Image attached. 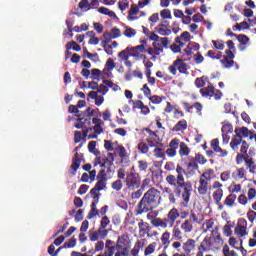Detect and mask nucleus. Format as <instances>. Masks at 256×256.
Wrapping results in <instances>:
<instances>
[{
    "label": "nucleus",
    "instance_id": "nucleus-41",
    "mask_svg": "<svg viewBox=\"0 0 256 256\" xmlns=\"http://www.w3.org/2000/svg\"><path fill=\"white\" fill-rule=\"evenodd\" d=\"M139 227V233L146 234L147 231H149V223L143 221V219H140V222L138 223Z\"/></svg>",
    "mask_w": 256,
    "mask_h": 256
},
{
    "label": "nucleus",
    "instance_id": "nucleus-17",
    "mask_svg": "<svg viewBox=\"0 0 256 256\" xmlns=\"http://www.w3.org/2000/svg\"><path fill=\"white\" fill-rule=\"evenodd\" d=\"M197 247V241L195 239L189 238L186 242L183 243L182 249L186 255H191L192 251H195Z\"/></svg>",
    "mask_w": 256,
    "mask_h": 256
},
{
    "label": "nucleus",
    "instance_id": "nucleus-47",
    "mask_svg": "<svg viewBox=\"0 0 256 256\" xmlns=\"http://www.w3.org/2000/svg\"><path fill=\"white\" fill-rule=\"evenodd\" d=\"M150 103H153V105H159V103H162L163 100H165V96H151L150 98H148Z\"/></svg>",
    "mask_w": 256,
    "mask_h": 256
},
{
    "label": "nucleus",
    "instance_id": "nucleus-12",
    "mask_svg": "<svg viewBox=\"0 0 256 256\" xmlns=\"http://www.w3.org/2000/svg\"><path fill=\"white\" fill-rule=\"evenodd\" d=\"M176 173H177V176L170 174L166 177V183H168V185L185 181L184 175H187V171H185V169H183L181 165L176 166Z\"/></svg>",
    "mask_w": 256,
    "mask_h": 256
},
{
    "label": "nucleus",
    "instance_id": "nucleus-35",
    "mask_svg": "<svg viewBox=\"0 0 256 256\" xmlns=\"http://www.w3.org/2000/svg\"><path fill=\"white\" fill-rule=\"evenodd\" d=\"M181 229L184 233H191V231H193V223H191V220H185L181 224Z\"/></svg>",
    "mask_w": 256,
    "mask_h": 256
},
{
    "label": "nucleus",
    "instance_id": "nucleus-16",
    "mask_svg": "<svg viewBox=\"0 0 256 256\" xmlns=\"http://www.w3.org/2000/svg\"><path fill=\"white\" fill-rule=\"evenodd\" d=\"M118 180L114 181L111 185L114 191H121L123 189V181L125 180V168H120L117 171Z\"/></svg>",
    "mask_w": 256,
    "mask_h": 256
},
{
    "label": "nucleus",
    "instance_id": "nucleus-43",
    "mask_svg": "<svg viewBox=\"0 0 256 256\" xmlns=\"http://www.w3.org/2000/svg\"><path fill=\"white\" fill-rule=\"evenodd\" d=\"M66 49L67 51H71V49H73V51H81V46L79 44H77V42L75 41H71L70 43L66 44Z\"/></svg>",
    "mask_w": 256,
    "mask_h": 256
},
{
    "label": "nucleus",
    "instance_id": "nucleus-51",
    "mask_svg": "<svg viewBox=\"0 0 256 256\" xmlns=\"http://www.w3.org/2000/svg\"><path fill=\"white\" fill-rule=\"evenodd\" d=\"M172 233L176 241H181V239H183V233L181 232V229H179V227H174Z\"/></svg>",
    "mask_w": 256,
    "mask_h": 256
},
{
    "label": "nucleus",
    "instance_id": "nucleus-5",
    "mask_svg": "<svg viewBox=\"0 0 256 256\" xmlns=\"http://www.w3.org/2000/svg\"><path fill=\"white\" fill-rule=\"evenodd\" d=\"M124 183L128 191H135L141 187V175L137 172H129L124 177Z\"/></svg>",
    "mask_w": 256,
    "mask_h": 256
},
{
    "label": "nucleus",
    "instance_id": "nucleus-59",
    "mask_svg": "<svg viewBox=\"0 0 256 256\" xmlns=\"http://www.w3.org/2000/svg\"><path fill=\"white\" fill-rule=\"evenodd\" d=\"M222 253L224 256H237V254L235 253V250H229V246L225 245L223 247Z\"/></svg>",
    "mask_w": 256,
    "mask_h": 256
},
{
    "label": "nucleus",
    "instance_id": "nucleus-2",
    "mask_svg": "<svg viewBox=\"0 0 256 256\" xmlns=\"http://www.w3.org/2000/svg\"><path fill=\"white\" fill-rule=\"evenodd\" d=\"M212 237H205L203 241L198 246V251L196 253V256H204V253H208V251H215L217 249H221L223 246V238H221V235L219 234V228H215L212 230Z\"/></svg>",
    "mask_w": 256,
    "mask_h": 256
},
{
    "label": "nucleus",
    "instance_id": "nucleus-52",
    "mask_svg": "<svg viewBox=\"0 0 256 256\" xmlns=\"http://www.w3.org/2000/svg\"><path fill=\"white\" fill-rule=\"evenodd\" d=\"M192 109L196 110V114L201 116L203 115V104L201 102H195L194 104L191 105Z\"/></svg>",
    "mask_w": 256,
    "mask_h": 256
},
{
    "label": "nucleus",
    "instance_id": "nucleus-42",
    "mask_svg": "<svg viewBox=\"0 0 256 256\" xmlns=\"http://www.w3.org/2000/svg\"><path fill=\"white\" fill-rule=\"evenodd\" d=\"M149 143H145V142H140L138 144V150L140 151V153H142V155H147V153H149Z\"/></svg>",
    "mask_w": 256,
    "mask_h": 256
},
{
    "label": "nucleus",
    "instance_id": "nucleus-30",
    "mask_svg": "<svg viewBox=\"0 0 256 256\" xmlns=\"http://www.w3.org/2000/svg\"><path fill=\"white\" fill-rule=\"evenodd\" d=\"M115 151L118 153V155L121 159V163H123V161H125V159H127V150L125 149V146L118 145L115 148Z\"/></svg>",
    "mask_w": 256,
    "mask_h": 256
},
{
    "label": "nucleus",
    "instance_id": "nucleus-46",
    "mask_svg": "<svg viewBox=\"0 0 256 256\" xmlns=\"http://www.w3.org/2000/svg\"><path fill=\"white\" fill-rule=\"evenodd\" d=\"M213 225H215V222L213 221V218L206 220L203 223V233H207V231H209V229H213Z\"/></svg>",
    "mask_w": 256,
    "mask_h": 256
},
{
    "label": "nucleus",
    "instance_id": "nucleus-44",
    "mask_svg": "<svg viewBox=\"0 0 256 256\" xmlns=\"http://www.w3.org/2000/svg\"><path fill=\"white\" fill-rule=\"evenodd\" d=\"M246 166L248 169H250V173H255L256 165L253 161V158H246L245 160Z\"/></svg>",
    "mask_w": 256,
    "mask_h": 256
},
{
    "label": "nucleus",
    "instance_id": "nucleus-3",
    "mask_svg": "<svg viewBox=\"0 0 256 256\" xmlns=\"http://www.w3.org/2000/svg\"><path fill=\"white\" fill-rule=\"evenodd\" d=\"M170 187H173L175 195L177 197H182V204L185 207H189V201L191 200V193L193 192V184L190 181L185 182L182 180L181 182H175L174 184H170Z\"/></svg>",
    "mask_w": 256,
    "mask_h": 256
},
{
    "label": "nucleus",
    "instance_id": "nucleus-6",
    "mask_svg": "<svg viewBox=\"0 0 256 256\" xmlns=\"http://www.w3.org/2000/svg\"><path fill=\"white\" fill-rule=\"evenodd\" d=\"M213 169L206 170L199 178L198 193L199 195H207L209 191V181H211Z\"/></svg>",
    "mask_w": 256,
    "mask_h": 256
},
{
    "label": "nucleus",
    "instance_id": "nucleus-8",
    "mask_svg": "<svg viewBox=\"0 0 256 256\" xmlns=\"http://www.w3.org/2000/svg\"><path fill=\"white\" fill-rule=\"evenodd\" d=\"M200 94L202 97H214L215 101H221L223 97V92L221 90H215V86L208 83L207 87L200 89Z\"/></svg>",
    "mask_w": 256,
    "mask_h": 256
},
{
    "label": "nucleus",
    "instance_id": "nucleus-27",
    "mask_svg": "<svg viewBox=\"0 0 256 256\" xmlns=\"http://www.w3.org/2000/svg\"><path fill=\"white\" fill-rule=\"evenodd\" d=\"M174 17H176V19H182L183 25H189V23L185 22V19H187L188 21H191V17L185 16V14L183 13V10H180V9L174 10Z\"/></svg>",
    "mask_w": 256,
    "mask_h": 256
},
{
    "label": "nucleus",
    "instance_id": "nucleus-55",
    "mask_svg": "<svg viewBox=\"0 0 256 256\" xmlns=\"http://www.w3.org/2000/svg\"><path fill=\"white\" fill-rule=\"evenodd\" d=\"M77 245V239L73 236L69 241L64 243V248L65 249H71Z\"/></svg>",
    "mask_w": 256,
    "mask_h": 256
},
{
    "label": "nucleus",
    "instance_id": "nucleus-36",
    "mask_svg": "<svg viewBox=\"0 0 256 256\" xmlns=\"http://www.w3.org/2000/svg\"><path fill=\"white\" fill-rule=\"evenodd\" d=\"M205 81H207V76L196 78L194 81L195 87H197V89H203L205 87Z\"/></svg>",
    "mask_w": 256,
    "mask_h": 256
},
{
    "label": "nucleus",
    "instance_id": "nucleus-20",
    "mask_svg": "<svg viewBox=\"0 0 256 256\" xmlns=\"http://www.w3.org/2000/svg\"><path fill=\"white\" fill-rule=\"evenodd\" d=\"M139 6L137 4H132L130 10L128 11V21H137V16L139 14Z\"/></svg>",
    "mask_w": 256,
    "mask_h": 256
},
{
    "label": "nucleus",
    "instance_id": "nucleus-32",
    "mask_svg": "<svg viewBox=\"0 0 256 256\" xmlns=\"http://www.w3.org/2000/svg\"><path fill=\"white\" fill-rule=\"evenodd\" d=\"M187 129V120L183 119L178 121L175 126L173 127L172 131H185Z\"/></svg>",
    "mask_w": 256,
    "mask_h": 256
},
{
    "label": "nucleus",
    "instance_id": "nucleus-11",
    "mask_svg": "<svg viewBox=\"0 0 256 256\" xmlns=\"http://www.w3.org/2000/svg\"><path fill=\"white\" fill-rule=\"evenodd\" d=\"M130 55L135 59V61H147V56L143 53H147V49H145V45L140 44L135 47L129 46Z\"/></svg>",
    "mask_w": 256,
    "mask_h": 256
},
{
    "label": "nucleus",
    "instance_id": "nucleus-60",
    "mask_svg": "<svg viewBox=\"0 0 256 256\" xmlns=\"http://www.w3.org/2000/svg\"><path fill=\"white\" fill-rule=\"evenodd\" d=\"M222 133L231 134L233 133V125L227 123L222 126Z\"/></svg>",
    "mask_w": 256,
    "mask_h": 256
},
{
    "label": "nucleus",
    "instance_id": "nucleus-15",
    "mask_svg": "<svg viewBox=\"0 0 256 256\" xmlns=\"http://www.w3.org/2000/svg\"><path fill=\"white\" fill-rule=\"evenodd\" d=\"M235 235L241 239V237H245L247 235V220L245 218H240L238 220V224L234 230Z\"/></svg>",
    "mask_w": 256,
    "mask_h": 256
},
{
    "label": "nucleus",
    "instance_id": "nucleus-4",
    "mask_svg": "<svg viewBox=\"0 0 256 256\" xmlns=\"http://www.w3.org/2000/svg\"><path fill=\"white\" fill-rule=\"evenodd\" d=\"M179 219V210L177 208H172L167 217L164 219L154 218L151 220V225L153 227H161L162 229H167V227H173L175 225V221Z\"/></svg>",
    "mask_w": 256,
    "mask_h": 256
},
{
    "label": "nucleus",
    "instance_id": "nucleus-23",
    "mask_svg": "<svg viewBox=\"0 0 256 256\" xmlns=\"http://www.w3.org/2000/svg\"><path fill=\"white\" fill-rule=\"evenodd\" d=\"M97 113H99V108L96 109H91V107H88L85 111H84V115H86V119H84V121L87 123V125H91V117H94V115H97Z\"/></svg>",
    "mask_w": 256,
    "mask_h": 256
},
{
    "label": "nucleus",
    "instance_id": "nucleus-63",
    "mask_svg": "<svg viewBox=\"0 0 256 256\" xmlns=\"http://www.w3.org/2000/svg\"><path fill=\"white\" fill-rule=\"evenodd\" d=\"M160 16L162 17V19H172L171 10L169 9L162 10L160 12Z\"/></svg>",
    "mask_w": 256,
    "mask_h": 256
},
{
    "label": "nucleus",
    "instance_id": "nucleus-62",
    "mask_svg": "<svg viewBox=\"0 0 256 256\" xmlns=\"http://www.w3.org/2000/svg\"><path fill=\"white\" fill-rule=\"evenodd\" d=\"M118 7H119L120 11H122V12L125 11V9H127V7H129V1L119 0Z\"/></svg>",
    "mask_w": 256,
    "mask_h": 256
},
{
    "label": "nucleus",
    "instance_id": "nucleus-7",
    "mask_svg": "<svg viewBox=\"0 0 256 256\" xmlns=\"http://www.w3.org/2000/svg\"><path fill=\"white\" fill-rule=\"evenodd\" d=\"M116 249L117 251H120L122 256H129V251H131V240H129V235L123 234L118 237Z\"/></svg>",
    "mask_w": 256,
    "mask_h": 256
},
{
    "label": "nucleus",
    "instance_id": "nucleus-14",
    "mask_svg": "<svg viewBox=\"0 0 256 256\" xmlns=\"http://www.w3.org/2000/svg\"><path fill=\"white\" fill-rule=\"evenodd\" d=\"M152 47L154 48L155 55H161L163 49L169 47V38L163 37L158 40V42H153Z\"/></svg>",
    "mask_w": 256,
    "mask_h": 256
},
{
    "label": "nucleus",
    "instance_id": "nucleus-37",
    "mask_svg": "<svg viewBox=\"0 0 256 256\" xmlns=\"http://www.w3.org/2000/svg\"><path fill=\"white\" fill-rule=\"evenodd\" d=\"M153 153L154 157H156L157 159H165V152L163 151V146L155 147Z\"/></svg>",
    "mask_w": 256,
    "mask_h": 256
},
{
    "label": "nucleus",
    "instance_id": "nucleus-18",
    "mask_svg": "<svg viewBox=\"0 0 256 256\" xmlns=\"http://www.w3.org/2000/svg\"><path fill=\"white\" fill-rule=\"evenodd\" d=\"M169 147L166 150V155L168 157H175L177 155V149H179V139H172L169 143Z\"/></svg>",
    "mask_w": 256,
    "mask_h": 256
},
{
    "label": "nucleus",
    "instance_id": "nucleus-9",
    "mask_svg": "<svg viewBox=\"0 0 256 256\" xmlns=\"http://www.w3.org/2000/svg\"><path fill=\"white\" fill-rule=\"evenodd\" d=\"M144 131L148 134L146 143L149 144V147H164L163 139L157 135L156 131L151 130V128H145Z\"/></svg>",
    "mask_w": 256,
    "mask_h": 256
},
{
    "label": "nucleus",
    "instance_id": "nucleus-22",
    "mask_svg": "<svg viewBox=\"0 0 256 256\" xmlns=\"http://www.w3.org/2000/svg\"><path fill=\"white\" fill-rule=\"evenodd\" d=\"M237 40L239 41V45H238V49H240V51H245V45H247V43H249L250 39L249 37H247V35L245 34H240L236 36Z\"/></svg>",
    "mask_w": 256,
    "mask_h": 256
},
{
    "label": "nucleus",
    "instance_id": "nucleus-38",
    "mask_svg": "<svg viewBox=\"0 0 256 256\" xmlns=\"http://www.w3.org/2000/svg\"><path fill=\"white\" fill-rule=\"evenodd\" d=\"M118 57H119V59H122L123 61H127V59H129V57H131V51L129 49V46L126 49L119 52Z\"/></svg>",
    "mask_w": 256,
    "mask_h": 256
},
{
    "label": "nucleus",
    "instance_id": "nucleus-31",
    "mask_svg": "<svg viewBox=\"0 0 256 256\" xmlns=\"http://www.w3.org/2000/svg\"><path fill=\"white\" fill-rule=\"evenodd\" d=\"M178 147H180V150H179L180 157H187V155L191 153V150H189V147L187 146V144H185V142H179Z\"/></svg>",
    "mask_w": 256,
    "mask_h": 256
},
{
    "label": "nucleus",
    "instance_id": "nucleus-28",
    "mask_svg": "<svg viewBox=\"0 0 256 256\" xmlns=\"http://www.w3.org/2000/svg\"><path fill=\"white\" fill-rule=\"evenodd\" d=\"M156 31L157 33H159V35H162L163 37L171 35V29L167 28V25L165 24H159L156 28Z\"/></svg>",
    "mask_w": 256,
    "mask_h": 256
},
{
    "label": "nucleus",
    "instance_id": "nucleus-19",
    "mask_svg": "<svg viewBox=\"0 0 256 256\" xmlns=\"http://www.w3.org/2000/svg\"><path fill=\"white\" fill-rule=\"evenodd\" d=\"M235 133L236 135L232 138L230 142V147L231 149H233V151H237L241 143H243V137L241 136V134H239L237 130H235Z\"/></svg>",
    "mask_w": 256,
    "mask_h": 256
},
{
    "label": "nucleus",
    "instance_id": "nucleus-53",
    "mask_svg": "<svg viewBox=\"0 0 256 256\" xmlns=\"http://www.w3.org/2000/svg\"><path fill=\"white\" fill-rule=\"evenodd\" d=\"M103 38H104V40L102 41V44H103L102 47H104V49H105V47H107V45H109V43H111V39H113V38L109 32H105L103 34Z\"/></svg>",
    "mask_w": 256,
    "mask_h": 256
},
{
    "label": "nucleus",
    "instance_id": "nucleus-21",
    "mask_svg": "<svg viewBox=\"0 0 256 256\" xmlns=\"http://www.w3.org/2000/svg\"><path fill=\"white\" fill-rule=\"evenodd\" d=\"M79 167H81V159H79V152H76L74 154V157L72 158V164L70 166L73 171L72 175H75V173H77V169H79Z\"/></svg>",
    "mask_w": 256,
    "mask_h": 256
},
{
    "label": "nucleus",
    "instance_id": "nucleus-57",
    "mask_svg": "<svg viewBox=\"0 0 256 256\" xmlns=\"http://www.w3.org/2000/svg\"><path fill=\"white\" fill-rule=\"evenodd\" d=\"M139 251H141V242L137 241L133 247V249L131 250V255L132 256H137L139 255Z\"/></svg>",
    "mask_w": 256,
    "mask_h": 256
},
{
    "label": "nucleus",
    "instance_id": "nucleus-24",
    "mask_svg": "<svg viewBox=\"0 0 256 256\" xmlns=\"http://www.w3.org/2000/svg\"><path fill=\"white\" fill-rule=\"evenodd\" d=\"M212 197L216 205L219 206V209H223V206L221 205V199H223V189L215 190L212 194Z\"/></svg>",
    "mask_w": 256,
    "mask_h": 256
},
{
    "label": "nucleus",
    "instance_id": "nucleus-1",
    "mask_svg": "<svg viewBox=\"0 0 256 256\" xmlns=\"http://www.w3.org/2000/svg\"><path fill=\"white\" fill-rule=\"evenodd\" d=\"M161 205V191L155 187L148 189L139 201L135 215H143L157 209Z\"/></svg>",
    "mask_w": 256,
    "mask_h": 256
},
{
    "label": "nucleus",
    "instance_id": "nucleus-54",
    "mask_svg": "<svg viewBox=\"0 0 256 256\" xmlns=\"http://www.w3.org/2000/svg\"><path fill=\"white\" fill-rule=\"evenodd\" d=\"M104 85H106L107 87H110V89H113V91H119V89H121L119 87V85L113 83V81L111 80H103Z\"/></svg>",
    "mask_w": 256,
    "mask_h": 256
},
{
    "label": "nucleus",
    "instance_id": "nucleus-49",
    "mask_svg": "<svg viewBox=\"0 0 256 256\" xmlns=\"http://www.w3.org/2000/svg\"><path fill=\"white\" fill-rule=\"evenodd\" d=\"M212 44L217 51H223L225 49V42L223 40H212Z\"/></svg>",
    "mask_w": 256,
    "mask_h": 256
},
{
    "label": "nucleus",
    "instance_id": "nucleus-10",
    "mask_svg": "<svg viewBox=\"0 0 256 256\" xmlns=\"http://www.w3.org/2000/svg\"><path fill=\"white\" fill-rule=\"evenodd\" d=\"M169 73L171 75H177V71L182 75H187V63L183 59H176L172 65L168 67Z\"/></svg>",
    "mask_w": 256,
    "mask_h": 256
},
{
    "label": "nucleus",
    "instance_id": "nucleus-26",
    "mask_svg": "<svg viewBox=\"0 0 256 256\" xmlns=\"http://www.w3.org/2000/svg\"><path fill=\"white\" fill-rule=\"evenodd\" d=\"M175 43L176 44L171 45V50L173 51V53H181V47H185V43L181 41V38H179V36L175 38Z\"/></svg>",
    "mask_w": 256,
    "mask_h": 256
},
{
    "label": "nucleus",
    "instance_id": "nucleus-50",
    "mask_svg": "<svg viewBox=\"0 0 256 256\" xmlns=\"http://www.w3.org/2000/svg\"><path fill=\"white\" fill-rule=\"evenodd\" d=\"M123 35L125 37H128V39H131V37H135V35H137V30L131 28V27H126Z\"/></svg>",
    "mask_w": 256,
    "mask_h": 256
},
{
    "label": "nucleus",
    "instance_id": "nucleus-34",
    "mask_svg": "<svg viewBox=\"0 0 256 256\" xmlns=\"http://www.w3.org/2000/svg\"><path fill=\"white\" fill-rule=\"evenodd\" d=\"M206 57H210V59H222L223 58V52L221 51H215V50H209L206 54Z\"/></svg>",
    "mask_w": 256,
    "mask_h": 256
},
{
    "label": "nucleus",
    "instance_id": "nucleus-29",
    "mask_svg": "<svg viewBox=\"0 0 256 256\" xmlns=\"http://www.w3.org/2000/svg\"><path fill=\"white\" fill-rule=\"evenodd\" d=\"M188 173L193 175L195 171H199V164H197L196 160L190 158V162L187 164Z\"/></svg>",
    "mask_w": 256,
    "mask_h": 256
},
{
    "label": "nucleus",
    "instance_id": "nucleus-39",
    "mask_svg": "<svg viewBox=\"0 0 256 256\" xmlns=\"http://www.w3.org/2000/svg\"><path fill=\"white\" fill-rule=\"evenodd\" d=\"M97 147V142L96 141H90L89 144H88V151L90 153H93L94 155L99 156L101 155V152L98 151V150H95Z\"/></svg>",
    "mask_w": 256,
    "mask_h": 256
},
{
    "label": "nucleus",
    "instance_id": "nucleus-25",
    "mask_svg": "<svg viewBox=\"0 0 256 256\" xmlns=\"http://www.w3.org/2000/svg\"><path fill=\"white\" fill-rule=\"evenodd\" d=\"M102 156V163H105L108 165V167H113V163H115V154L108 152L107 156L101 155Z\"/></svg>",
    "mask_w": 256,
    "mask_h": 256
},
{
    "label": "nucleus",
    "instance_id": "nucleus-58",
    "mask_svg": "<svg viewBox=\"0 0 256 256\" xmlns=\"http://www.w3.org/2000/svg\"><path fill=\"white\" fill-rule=\"evenodd\" d=\"M171 239V234L169 232H164L161 237L162 245H169Z\"/></svg>",
    "mask_w": 256,
    "mask_h": 256
},
{
    "label": "nucleus",
    "instance_id": "nucleus-56",
    "mask_svg": "<svg viewBox=\"0 0 256 256\" xmlns=\"http://www.w3.org/2000/svg\"><path fill=\"white\" fill-rule=\"evenodd\" d=\"M97 183L94 186L97 190L99 191H103V189H105V187H107V180H101V179H97Z\"/></svg>",
    "mask_w": 256,
    "mask_h": 256
},
{
    "label": "nucleus",
    "instance_id": "nucleus-45",
    "mask_svg": "<svg viewBox=\"0 0 256 256\" xmlns=\"http://www.w3.org/2000/svg\"><path fill=\"white\" fill-rule=\"evenodd\" d=\"M155 247H157L156 242H152L151 244H149L144 250V255L148 256L152 255V253H155Z\"/></svg>",
    "mask_w": 256,
    "mask_h": 256
},
{
    "label": "nucleus",
    "instance_id": "nucleus-61",
    "mask_svg": "<svg viewBox=\"0 0 256 256\" xmlns=\"http://www.w3.org/2000/svg\"><path fill=\"white\" fill-rule=\"evenodd\" d=\"M109 223H111V220H109V217L104 216L100 221L99 227H101L102 229H107V225H109Z\"/></svg>",
    "mask_w": 256,
    "mask_h": 256
},
{
    "label": "nucleus",
    "instance_id": "nucleus-33",
    "mask_svg": "<svg viewBox=\"0 0 256 256\" xmlns=\"http://www.w3.org/2000/svg\"><path fill=\"white\" fill-rule=\"evenodd\" d=\"M235 201H237V195L229 194L224 201V205H226V207H233L235 205Z\"/></svg>",
    "mask_w": 256,
    "mask_h": 256
},
{
    "label": "nucleus",
    "instance_id": "nucleus-40",
    "mask_svg": "<svg viewBox=\"0 0 256 256\" xmlns=\"http://www.w3.org/2000/svg\"><path fill=\"white\" fill-rule=\"evenodd\" d=\"M111 173V167H108L107 170L101 169L98 172L97 179L106 180L107 181V175Z\"/></svg>",
    "mask_w": 256,
    "mask_h": 256
},
{
    "label": "nucleus",
    "instance_id": "nucleus-64",
    "mask_svg": "<svg viewBox=\"0 0 256 256\" xmlns=\"http://www.w3.org/2000/svg\"><path fill=\"white\" fill-rule=\"evenodd\" d=\"M141 91H143V94L145 95V97L150 99V97H151V88H149V86L147 84L143 85Z\"/></svg>",
    "mask_w": 256,
    "mask_h": 256
},
{
    "label": "nucleus",
    "instance_id": "nucleus-48",
    "mask_svg": "<svg viewBox=\"0 0 256 256\" xmlns=\"http://www.w3.org/2000/svg\"><path fill=\"white\" fill-rule=\"evenodd\" d=\"M138 169L140 173H145V171H147V169H149V163H147V161L145 160H139L138 161Z\"/></svg>",
    "mask_w": 256,
    "mask_h": 256
},
{
    "label": "nucleus",
    "instance_id": "nucleus-13",
    "mask_svg": "<svg viewBox=\"0 0 256 256\" xmlns=\"http://www.w3.org/2000/svg\"><path fill=\"white\" fill-rule=\"evenodd\" d=\"M235 54L231 50H225V56L220 59V63L223 65L224 69H231L235 65Z\"/></svg>",
    "mask_w": 256,
    "mask_h": 256
}]
</instances>
